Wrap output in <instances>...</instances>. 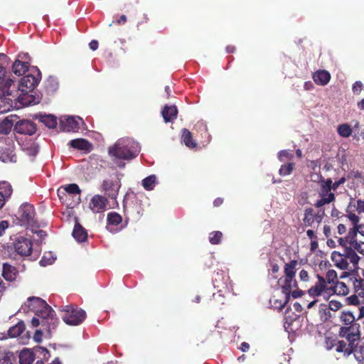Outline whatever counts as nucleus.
<instances>
[{"label": "nucleus", "instance_id": "obj_9", "mask_svg": "<svg viewBox=\"0 0 364 364\" xmlns=\"http://www.w3.org/2000/svg\"><path fill=\"white\" fill-rule=\"evenodd\" d=\"M85 125L83 119L78 116H65L60 119V127L65 132H78Z\"/></svg>", "mask_w": 364, "mask_h": 364}, {"label": "nucleus", "instance_id": "obj_2", "mask_svg": "<svg viewBox=\"0 0 364 364\" xmlns=\"http://www.w3.org/2000/svg\"><path fill=\"white\" fill-rule=\"evenodd\" d=\"M298 264L299 262L296 259H293L285 263L284 267V274L278 280V284L282 289L283 294L285 295V301L282 307L287 303L291 295L294 298H298L302 294L301 291L296 289L297 283L295 279V275Z\"/></svg>", "mask_w": 364, "mask_h": 364}, {"label": "nucleus", "instance_id": "obj_7", "mask_svg": "<svg viewBox=\"0 0 364 364\" xmlns=\"http://www.w3.org/2000/svg\"><path fill=\"white\" fill-rule=\"evenodd\" d=\"M63 313L62 315L63 321L70 326L80 325L86 317V313L84 310L75 308L73 306H65L61 309Z\"/></svg>", "mask_w": 364, "mask_h": 364}, {"label": "nucleus", "instance_id": "obj_57", "mask_svg": "<svg viewBox=\"0 0 364 364\" xmlns=\"http://www.w3.org/2000/svg\"><path fill=\"white\" fill-rule=\"evenodd\" d=\"M351 328L349 327H343L341 328L340 335L343 337H346L348 339H350Z\"/></svg>", "mask_w": 364, "mask_h": 364}, {"label": "nucleus", "instance_id": "obj_46", "mask_svg": "<svg viewBox=\"0 0 364 364\" xmlns=\"http://www.w3.org/2000/svg\"><path fill=\"white\" fill-rule=\"evenodd\" d=\"M63 190L70 194H80L81 191L79 188V186L75 183H71L69 185H67L64 187H62Z\"/></svg>", "mask_w": 364, "mask_h": 364}, {"label": "nucleus", "instance_id": "obj_36", "mask_svg": "<svg viewBox=\"0 0 364 364\" xmlns=\"http://www.w3.org/2000/svg\"><path fill=\"white\" fill-rule=\"evenodd\" d=\"M14 357L12 353L0 350V364H13Z\"/></svg>", "mask_w": 364, "mask_h": 364}, {"label": "nucleus", "instance_id": "obj_62", "mask_svg": "<svg viewBox=\"0 0 364 364\" xmlns=\"http://www.w3.org/2000/svg\"><path fill=\"white\" fill-rule=\"evenodd\" d=\"M42 334L41 330H37L33 336V340L37 343H40L42 341Z\"/></svg>", "mask_w": 364, "mask_h": 364}, {"label": "nucleus", "instance_id": "obj_5", "mask_svg": "<svg viewBox=\"0 0 364 364\" xmlns=\"http://www.w3.org/2000/svg\"><path fill=\"white\" fill-rule=\"evenodd\" d=\"M0 96L4 97L14 108L21 109L27 107L21 97V90L18 82L7 78L0 85Z\"/></svg>", "mask_w": 364, "mask_h": 364}, {"label": "nucleus", "instance_id": "obj_52", "mask_svg": "<svg viewBox=\"0 0 364 364\" xmlns=\"http://www.w3.org/2000/svg\"><path fill=\"white\" fill-rule=\"evenodd\" d=\"M220 277H221V274L219 272H217L215 278H214V280H213V285L215 288H218V292H221L222 291V289H221V287H223V284L224 285H226V282H223L222 284L220 282Z\"/></svg>", "mask_w": 364, "mask_h": 364}, {"label": "nucleus", "instance_id": "obj_59", "mask_svg": "<svg viewBox=\"0 0 364 364\" xmlns=\"http://www.w3.org/2000/svg\"><path fill=\"white\" fill-rule=\"evenodd\" d=\"M353 92L359 94L363 90V84L360 81H356L353 85Z\"/></svg>", "mask_w": 364, "mask_h": 364}, {"label": "nucleus", "instance_id": "obj_58", "mask_svg": "<svg viewBox=\"0 0 364 364\" xmlns=\"http://www.w3.org/2000/svg\"><path fill=\"white\" fill-rule=\"evenodd\" d=\"M299 277L301 282H306L309 280V275L306 270L301 269L299 274Z\"/></svg>", "mask_w": 364, "mask_h": 364}, {"label": "nucleus", "instance_id": "obj_39", "mask_svg": "<svg viewBox=\"0 0 364 364\" xmlns=\"http://www.w3.org/2000/svg\"><path fill=\"white\" fill-rule=\"evenodd\" d=\"M277 157L280 162H285L287 161H291L294 158V154L291 151L284 149L278 152Z\"/></svg>", "mask_w": 364, "mask_h": 364}, {"label": "nucleus", "instance_id": "obj_22", "mask_svg": "<svg viewBox=\"0 0 364 364\" xmlns=\"http://www.w3.org/2000/svg\"><path fill=\"white\" fill-rule=\"evenodd\" d=\"M178 114V109L175 105H166L161 111L165 122H170L174 120Z\"/></svg>", "mask_w": 364, "mask_h": 364}, {"label": "nucleus", "instance_id": "obj_63", "mask_svg": "<svg viewBox=\"0 0 364 364\" xmlns=\"http://www.w3.org/2000/svg\"><path fill=\"white\" fill-rule=\"evenodd\" d=\"M355 228L358 235L364 237V224H358L355 226Z\"/></svg>", "mask_w": 364, "mask_h": 364}, {"label": "nucleus", "instance_id": "obj_64", "mask_svg": "<svg viewBox=\"0 0 364 364\" xmlns=\"http://www.w3.org/2000/svg\"><path fill=\"white\" fill-rule=\"evenodd\" d=\"M349 302L352 304L357 305L360 303L359 298L357 295H352L348 297Z\"/></svg>", "mask_w": 364, "mask_h": 364}, {"label": "nucleus", "instance_id": "obj_11", "mask_svg": "<svg viewBox=\"0 0 364 364\" xmlns=\"http://www.w3.org/2000/svg\"><path fill=\"white\" fill-rule=\"evenodd\" d=\"M19 220L23 226H33L36 225L35 209L29 204L22 205L19 210Z\"/></svg>", "mask_w": 364, "mask_h": 364}, {"label": "nucleus", "instance_id": "obj_50", "mask_svg": "<svg viewBox=\"0 0 364 364\" xmlns=\"http://www.w3.org/2000/svg\"><path fill=\"white\" fill-rule=\"evenodd\" d=\"M355 318L350 312H343L341 315V320L346 325L351 323Z\"/></svg>", "mask_w": 364, "mask_h": 364}, {"label": "nucleus", "instance_id": "obj_45", "mask_svg": "<svg viewBox=\"0 0 364 364\" xmlns=\"http://www.w3.org/2000/svg\"><path fill=\"white\" fill-rule=\"evenodd\" d=\"M11 108H14V106L9 103V101L0 96V114L9 111Z\"/></svg>", "mask_w": 364, "mask_h": 364}, {"label": "nucleus", "instance_id": "obj_43", "mask_svg": "<svg viewBox=\"0 0 364 364\" xmlns=\"http://www.w3.org/2000/svg\"><path fill=\"white\" fill-rule=\"evenodd\" d=\"M338 133L343 137H348L352 134V129L348 124H343L338 127Z\"/></svg>", "mask_w": 364, "mask_h": 364}, {"label": "nucleus", "instance_id": "obj_15", "mask_svg": "<svg viewBox=\"0 0 364 364\" xmlns=\"http://www.w3.org/2000/svg\"><path fill=\"white\" fill-rule=\"evenodd\" d=\"M103 188L108 192V196L112 199H116L120 188L121 184L119 180L112 181L111 179L105 180L102 184Z\"/></svg>", "mask_w": 364, "mask_h": 364}, {"label": "nucleus", "instance_id": "obj_13", "mask_svg": "<svg viewBox=\"0 0 364 364\" xmlns=\"http://www.w3.org/2000/svg\"><path fill=\"white\" fill-rule=\"evenodd\" d=\"M14 130L17 133L31 136L36 132V128L35 124L30 120L16 119L14 123Z\"/></svg>", "mask_w": 364, "mask_h": 364}, {"label": "nucleus", "instance_id": "obj_12", "mask_svg": "<svg viewBox=\"0 0 364 364\" xmlns=\"http://www.w3.org/2000/svg\"><path fill=\"white\" fill-rule=\"evenodd\" d=\"M107 222L106 228L112 233H116L120 231L122 229L125 228L128 223L127 220L126 219L124 225H121L120 227H117L122 223V218L116 212H111L107 214Z\"/></svg>", "mask_w": 364, "mask_h": 364}, {"label": "nucleus", "instance_id": "obj_3", "mask_svg": "<svg viewBox=\"0 0 364 364\" xmlns=\"http://www.w3.org/2000/svg\"><path fill=\"white\" fill-rule=\"evenodd\" d=\"M41 79V73L36 67L31 68L29 73L23 75L18 82L21 90V97L24 105L31 106L40 102L38 97L32 94L33 90L38 85Z\"/></svg>", "mask_w": 364, "mask_h": 364}, {"label": "nucleus", "instance_id": "obj_49", "mask_svg": "<svg viewBox=\"0 0 364 364\" xmlns=\"http://www.w3.org/2000/svg\"><path fill=\"white\" fill-rule=\"evenodd\" d=\"M35 352L38 356H41V360H48L50 358L49 351L43 347H38L35 348Z\"/></svg>", "mask_w": 364, "mask_h": 364}, {"label": "nucleus", "instance_id": "obj_51", "mask_svg": "<svg viewBox=\"0 0 364 364\" xmlns=\"http://www.w3.org/2000/svg\"><path fill=\"white\" fill-rule=\"evenodd\" d=\"M354 357L360 363L364 360V346H360L355 349Z\"/></svg>", "mask_w": 364, "mask_h": 364}, {"label": "nucleus", "instance_id": "obj_24", "mask_svg": "<svg viewBox=\"0 0 364 364\" xmlns=\"http://www.w3.org/2000/svg\"><path fill=\"white\" fill-rule=\"evenodd\" d=\"M69 144L74 149L90 151L91 149V144L84 139H76L69 141Z\"/></svg>", "mask_w": 364, "mask_h": 364}, {"label": "nucleus", "instance_id": "obj_47", "mask_svg": "<svg viewBox=\"0 0 364 364\" xmlns=\"http://www.w3.org/2000/svg\"><path fill=\"white\" fill-rule=\"evenodd\" d=\"M353 286L355 292H357L359 295L363 294L364 291V280L362 279H355L353 281Z\"/></svg>", "mask_w": 364, "mask_h": 364}, {"label": "nucleus", "instance_id": "obj_18", "mask_svg": "<svg viewBox=\"0 0 364 364\" xmlns=\"http://www.w3.org/2000/svg\"><path fill=\"white\" fill-rule=\"evenodd\" d=\"M29 63L26 61H22L16 59L12 65V72L17 76L25 75L26 72L29 73Z\"/></svg>", "mask_w": 364, "mask_h": 364}, {"label": "nucleus", "instance_id": "obj_56", "mask_svg": "<svg viewBox=\"0 0 364 364\" xmlns=\"http://www.w3.org/2000/svg\"><path fill=\"white\" fill-rule=\"evenodd\" d=\"M347 217L349 219V220L352 223L353 226H356L358 225L360 218L356 214L350 213L349 214H348Z\"/></svg>", "mask_w": 364, "mask_h": 364}, {"label": "nucleus", "instance_id": "obj_10", "mask_svg": "<svg viewBox=\"0 0 364 364\" xmlns=\"http://www.w3.org/2000/svg\"><path fill=\"white\" fill-rule=\"evenodd\" d=\"M15 251L21 256H28L31 255L33 244L31 238L23 235H18L14 242Z\"/></svg>", "mask_w": 364, "mask_h": 364}, {"label": "nucleus", "instance_id": "obj_44", "mask_svg": "<svg viewBox=\"0 0 364 364\" xmlns=\"http://www.w3.org/2000/svg\"><path fill=\"white\" fill-rule=\"evenodd\" d=\"M223 233L220 231H214L209 235V241L213 245H218L220 242Z\"/></svg>", "mask_w": 364, "mask_h": 364}, {"label": "nucleus", "instance_id": "obj_61", "mask_svg": "<svg viewBox=\"0 0 364 364\" xmlns=\"http://www.w3.org/2000/svg\"><path fill=\"white\" fill-rule=\"evenodd\" d=\"M356 210L358 213H364V200L360 199L356 201Z\"/></svg>", "mask_w": 364, "mask_h": 364}, {"label": "nucleus", "instance_id": "obj_20", "mask_svg": "<svg viewBox=\"0 0 364 364\" xmlns=\"http://www.w3.org/2000/svg\"><path fill=\"white\" fill-rule=\"evenodd\" d=\"M0 160L4 163L16 161L12 146L4 145L0 147Z\"/></svg>", "mask_w": 364, "mask_h": 364}, {"label": "nucleus", "instance_id": "obj_29", "mask_svg": "<svg viewBox=\"0 0 364 364\" xmlns=\"http://www.w3.org/2000/svg\"><path fill=\"white\" fill-rule=\"evenodd\" d=\"M123 208L125 215L127 214H133L136 215V218H139L141 215V208L140 206H136L135 204L132 205L131 204H128L125 199L123 201Z\"/></svg>", "mask_w": 364, "mask_h": 364}, {"label": "nucleus", "instance_id": "obj_28", "mask_svg": "<svg viewBox=\"0 0 364 364\" xmlns=\"http://www.w3.org/2000/svg\"><path fill=\"white\" fill-rule=\"evenodd\" d=\"M35 359L33 353L28 348L23 349L19 354L20 364H32Z\"/></svg>", "mask_w": 364, "mask_h": 364}, {"label": "nucleus", "instance_id": "obj_48", "mask_svg": "<svg viewBox=\"0 0 364 364\" xmlns=\"http://www.w3.org/2000/svg\"><path fill=\"white\" fill-rule=\"evenodd\" d=\"M346 179L345 177L341 178L338 181H336L335 182H333V181L331 178H324L325 182H330L329 187L332 189L333 191H335L337 190V188L341 185L343 184L346 182Z\"/></svg>", "mask_w": 364, "mask_h": 364}, {"label": "nucleus", "instance_id": "obj_33", "mask_svg": "<svg viewBox=\"0 0 364 364\" xmlns=\"http://www.w3.org/2000/svg\"><path fill=\"white\" fill-rule=\"evenodd\" d=\"M314 213L312 208L305 210L303 220L306 226L315 227Z\"/></svg>", "mask_w": 364, "mask_h": 364}, {"label": "nucleus", "instance_id": "obj_55", "mask_svg": "<svg viewBox=\"0 0 364 364\" xmlns=\"http://www.w3.org/2000/svg\"><path fill=\"white\" fill-rule=\"evenodd\" d=\"M342 306V304L340 301L336 300H331L328 303V308L333 311H336L340 309Z\"/></svg>", "mask_w": 364, "mask_h": 364}, {"label": "nucleus", "instance_id": "obj_32", "mask_svg": "<svg viewBox=\"0 0 364 364\" xmlns=\"http://www.w3.org/2000/svg\"><path fill=\"white\" fill-rule=\"evenodd\" d=\"M346 259H348V262L350 264H353L354 268H358V262L362 258H360L354 250L352 249L345 251Z\"/></svg>", "mask_w": 364, "mask_h": 364}, {"label": "nucleus", "instance_id": "obj_38", "mask_svg": "<svg viewBox=\"0 0 364 364\" xmlns=\"http://www.w3.org/2000/svg\"><path fill=\"white\" fill-rule=\"evenodd\" d=\"M294 168V164L289 162L284 164L281 166L279 170V174L282 176H289L291 173Z\"/></svg>", "mask_w": 364, "mask_h": 364}, {"label": "nucleus", "instance_id": "obj_25", "mask_svg": "<svg viewBox=\"0 0 364 364\" xmlns=\"http://www.w3.org/2000/svg\"><path fill=\"white\" fill-rule=\"evenodd\" d=\"M12 193V188L10 184L4 183L0 187V209L4 206L5 201Z\"/></svg>", "mask_w": 364, "mask_h": 364}, {"label": "nucleus", "instance_id": "obj_41", "mask_svg": "<svg viewBox=\"0 0 364 364\" xmlns=\"http://www.w3.org/2000/svg\"><path fill=\"white\" fill-rule=\"evenodd\" d=\"M338 277L337 272L334 269H329L326 274V284H331L333 286L336 282L338 281Z\"/></svg>", "mask_w": 364, "mask_h": 364}, {"label": "nucleus", "instance_id": "obj_53", "mask_svg": "<svg viewBox=\"0 0 364 364\" xmlns=\"http://www.w3.org/2000/svg\"><path fill=\"white\" fill-rule=\"evenodd\" d=\"M324 215L325 212L323 209H320L316 213H314L315 226H318L321 223Z\"/></svg>", "mask_w": 364, "mask_h": 364}, {"label": "nucleus", "instance_id": "obj_21", "mask_svg": "<svg viewBox=\"0 0 364 364\" xmlns=\"http://www.w3.org/2000/svg\"><path fill=\"white\" fill-rule=\"evenodd\" d=\"M76 222L74 226L72 235L74 239L78 242H85L87 238V231L77 221V218H75Z\"/></svg>", "mask_w": 364, "mask_h": 364}, {"label": "nucleus", "instance_id": "obj_4", "mask_svg": "<svg viewBox=\"0 0 364 364\" xmlns=\"http://www.w3.org/2000/svg\"><path fill=\"white\" fill-rule=\"evenodd\" d=\"M140 151L139 144L129 138H122L109 148V155L117 161L119 159L131 160L134 159Z\"/></svg>", "mask_w": 364, "mask_h": 364}, {"label": "nucleus", "instance_id": "obj_8", "mask_svg": "<svg viewBox=\"0 0 364 364\" xmlns=\"http://www.w3.org/2000/svg\"><path fill=\"white\" fill-rule=\"evenodd\" d=\"M317 282L308 290L309 296L311 297L323 296V299H328L332 294V289L327 286L324 277L317 274Z\"/></svg>", "mask_w": 364, "mask_h": 364}, {"label": "nucleus", "instance_id": "obj_26", "mask_svg": "<svg viewBox=\"0 0 364 364\" xmlns=\"http://www.w3.org/2000/svg\"><path fill=\"white\" fill-rule=\"evenodd\" d=\"M18 119L16 116L10 115L0 124V132L3 134H7L14 127L15 121Z\"/></svg>", "mask_w": 364, "mask_h": 364}, {"label": "nucleus", "instance_id": "obj_1", "mask_svg": "<svg viewBox=\"0 0 364 364\" xmlns=\"http://www.w3.org/2000/svg\"><path fill=\"white\" fill-rule=\"evenodd\" d=\"M25 306L35 314L31 321L33 327L41 326L48 333L55 329L58 323L55 311L41 298L31 296L28 298Z\"/></svg>", "mask_w": 364, "mask_h": 364}, {"label": "nucleus", "instance_id": "obj_16", "mask_svg": "<svg viewBox=\"0 0 364 364\" xmlns=\"http://www.w3.org/2000/svg\"><path fill=\"white\" fill-rule=\"evenodd\" d=\"M331 259L334 265L340 269H348L349 263L345 253L341 254L339 252L333 251L331 253Z\"/></svg>", "mask_w": 364, "mask_h": 364}, {"label": "nucleus", "instance_id": "obj_35", "mask_svg": "<svg viewBox=\"0 0 364 364\" xmlns=\"http://www.w3.org/2000/svg\"><path fill=\"white\" fill-rule=\"evenodd\" d=\"M358 233L356 231L355 226H353L350 230L348 231L346 239L345 242L346 244L349 245V247L352 246L355 242H357L358 240Z\"/></svg>", "mask_w": 364, "mask_h": 364}, {"label": "nucleus", "instance_id": "obj_14", "mask_svg": "<svg viewBox=\"0 0 364 364\" xmlns=\"http://www.w3.org/2000/svg\"><path fill=\"white\" fill-rule=\"evenodd\" d=\"M108 204L107 199L100 195H95L89 203L90 209L94 213H103L107 210Z\"/></svg>", "mask_w": 364, "mask_h": 364}, {"label": "nucleus", "instance_id": "obj_60", "mask_svg": "<svg viewBox=\"0 0 364 364\" xmlns=\"http://www.w3.org/2000/svg\"><path fill=\"white\" fill-rule=\"evenodd\" d=\"M9 225L7 220H1L0 222V237L3 236L6 230L8 229Z\"/></svg>", "mask_w": 364, "mask_h": 364}, {"label": "nucleus", "instance_id": "obj_6", "mask_svg": "<svg viewBox=\"0 0 364 364\" xmlns=\"http://www.w3.org/2000/svg\"><path fill=\"white\" fill-rule=\"evenodd\" d=\"M318 178V198L315 202L314 206L317 208H321L325 205L333 203L336 200V196L332 189L329 187L330 182H325L324 178L321 176H319Z\"/></svg>", "mask_w": 364, "mask_h": 364}, {"label": "nucleus", "instance_id": "obj_17", "mask_svg": "<svg viewBox=\"0 0 364 364\" xmlns=\"http://www.w3.org/2000/svg\"><path fill=\"white\" fill-rule=\"evenodd\" d=\"M25 331V324L23 321H19L16 325L10 327L7 331V336L0 333V339L9 338H16L19 336Z\"/></svg>", "mask_w": 364, "mask_h": 364}, {"label": "nucleus", "instance_id": "obj_19", "mask_svg": "<svg viewBox=\"0 0 364 364\" xmlns=\"http://www.w3.org/2000/svg\"><path fill=\"white\" fill-rule=\"evenodd\" d=\"M18 275V271L15 267L8 263H4L2 276L6 281L14 282L17 279Z\"/></svg>", "mask_w": 364, "mask_h": 364}, {"label": "nucleus", "instance_id": "obj_42", "mask_svg": "<svg viewBox=\"0 0 364 364\" xmlns=\"http://www.w3.org/2000/svg\"><path fill=\"white\" fill-rule=\"evenodd\" d=\"M46 90L49 92H55L58 87V82L54 77H49L46 81Z\"/></svg>", "mask_w": 364, "mask_h": 364}, {"label": "nucleus", "instance_id": "obj_27", "mask_svg": "<svg viewBox=\"0 0 364 364\" xmlns=\"http://www.w3.org/2000/svg\"><path fill=\"white\" fill-rule=\"evenodd\" d=\"M330 289H332V294H336L340 296H346L349 293V289L346 283L340 281L331 286Z\"/></svg>", "mask_w": 364, "mask_h": 364}, {"label": "nucleus", "instance_id": "obj_30", "mask_svg": "<svg viewBox=\"0 0 364 364\" xmlns=\"http://www.w3.org/2000/svg\"><path fill=\"white\" fill-rule=\"evenodd\" d=\"M157 183V178L155 175H150L141 181V186L146 191H152Z\"/></svg>", "mask_w": 364, "mask_h": 364}, {"label": "nucleus", "instance_id": "obj_37", "mask_svg": "<svg viewBox=\"0 0 364 364\" xmlns=\"http://www.w3.org/2000/svg\"><path fill=\"white\" fill-rule=\"evenodd\" d=\"M56 259V257L51 252H46L41 259L40 260L39 263L41 266L46 267L48 265L52 264L55 260Z\"/></svg>", "mask_w": 364, "mask_h": 364}, {"label": "nucleus", "instance_id": "obj_54", "mask_svg": "<svg viewBox=\"0 0 364 364\" xmlns=\"http://www.w3.org/2000/svg\"><path fill=\"white\" fill-rule=\"evenodd\" d=\"M349 248L353 249L354 250H357L358 252H359L361 254H364V242L358 240Z\"/></svg>", "mask_w": 364, "mask_h": 364}, {"label": "nucleus", "instance_id": "obj_31", "mask_svg": "<svg viewBox=\"0 0 364 364\" xmlns=\"http://www.w3.org/2000/svg\"><path fill=\"white\" fill-rule=\"evenodd\" d=\"M181 140L189 148H195L196 146V143L193 139L191 133L187 129H182Z\"/></svg>", "mask_w": 364, "mask_h": 364}, {"label": "nucleus", "instance_id": "obj_40", "mask_svg": "<svg viewBox=\"0 0 364 364\" xmlns=\"http://www.w3.org/2000/svg\"><path fill=\"white\" fill-rule=\"evenodd\" d=\"M26 154L30 156H35L38 152V147L34 142L26 144L23 148Z\"/></svg>", "mask_w": 364, "mask_h": 364}, {"label": "nucleus", "instance_id": "obj_34", "mask_svg": "<svg viewBox=\"0 0 364 364\" xmlns=\"http://www.w3.org/2000/svg\"><path fill=\"white\" fill-rule=\"evenodd\" d=\"M41 122L50 129L57 126V119L51 114H44L41 117Z\"/></svg>", "mask_w": 364, "mask_h": 364}, {"label": "nucleus", "instance_id": "obj_23", "mask_svg": "<svg viewBox=\"0 0 364 364\" xmlns=\"http://www.w3.org/2000/svg\"><path fill=\"white\" fill-rule=\"evenodd\" d=\"M313 79L316 84L325 85L329 82L331 75L326 70H318L314 74Z\"/></svg>", "mask_w": 364, "mask_h": 364}]
</instances>
